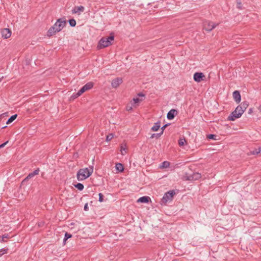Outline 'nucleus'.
<instances>
[{
	"label": "nucleus",
	"instance_id": "1",
	"mask_svg": "<svg viewBox=\"0 0 261 261\" xmlns=\"http://www.w3.org/2000/svg\"><path fill=\"white\" fill-rule=\"evenodd\" d=\"M66 21L63 18L58 19L55 24L50 28L47 32V35L51 36L57 32L61 31L65 26Z\"/></svg>",
	"mask_w": 261,
	"mask_h": 261
},
{
	"label": "nucleus",
	"instance_id": "2",
	"mask_svg": "<svg viewBox=\"0 0 261 261\" xmlns=\"http://www.w3.org/2000/svg\"><path fill=\"white\" fill-rule=\"evenodd\" d=\"M93 171V167H90L89 168H86L81 169L77 173V178L78 180H83L89 177Z\"/></svg>",
	"mask_w": 261,
	"mask_h": 261
},
{
	"label": "nucleus",
	"instance_id": "3",
	"mask_svg": "<svg viewBox=\"0 0 261 261\" xmlns=\"http://www.w3.org/2000/svg\"><path fill=\"white\" fill-rule=\"evenodd\" d=\"M114 39L113 36L102 38L99 40L97 47L100 49L106 47L111 44V42L114 40Z\"/></svg>",
	"mask_w": 261,
	"mask_h": 261
},
{
	"label": "nucleus",
	"instance_id": "4",
	"mask_svg": "<svg viewBox=\"0 0 261 261\" xmlns=\"http://www.w3.org/2000/svg\"><path fill=\"white\" fill-rule=\"evenodd\" d=\"M244 112L241 107H237L229 116L228 119L230 121H234L236 119L240 118Z\"/></svg>",
	"mask_w": 261,
	"mask_h": 261
},
{
	"label": "nucleus",
	"instance_id": "5",
	"mask_svg": "<svg viewBox=\"0 0 261 261\" xmlns=\"http://www.w3.org/2000/svg\"><path fill=\"white\" fill-rule=\"evenodd\" d=\"M175 194L174 190L169 191L166 192L162 199V203L165 204L169 201H171L173 199V196Z\"/></svg>",
	"mask_w": 261,
	"mask_h": 261
},
{
	"label": "nucleus",
	"instance_id": "6",
	"mask_svg": "<svg viewBox=\"0 0 261 261\" xmlns=\"http://www.w3.org/2000/svg\"><path fill=\"white\" fill-rule=\"evenodd\" d=\"M93 87V83L92 82H89L85 85L81 89L76 93L75 97L80 96L85 91L91 89Z\"/></svg>",
	"mask_w": 261,
	"mask_h": 261
},
{
	"label": "nucleus",
	"instance_id": "7",
	"mask_svg": "<svg viewBox=\"0 0 261 261\" xmlns=\"http://www.w3.org/2000/svg\"><path fill=\"white\" fill-rule=\"evenodd\" d=\"M217 24L212 22L205 21L203 23V28L207 31H211L216 27Z\"/></svg>",
	"mask_w": 261,
	"mask_h": 261
},
{
	"label": "nucleus",
	"instance_id": "8",
	"mask_svg": "<svg viewBox=\"0 0 261 261\" xmlns=\"http://www.w3.org/2000/svg\"><path fill=\"white\" fill-rule=\"evenodd\" d=\"M2 37L4 39H8L11 36V31L9 29L5 28L1 30Z\"/></svg>",
	"mask_w": 261,
	"mask_h": 261
},
{
	"label": "nucleus",
	"instance_id": "9",
	"mask_svg": "<svg viewBox=\"0 0 261 261\" xmlns=\"http://www.w3.org/2000/svg\"><path fill=\"white\" fill-rule=\"evenodd\" d=\"M204 76V75L202 72H196L194 74L193 79L195 82L199 83L203 80V78Z\"/></svg>",
	"mask_w": 261,
	"mask_h": 261
},
{
	"label": "nucleus",
	"instance_id": "10",
	"mask_svg": "<svg viewBox=\"0 0 261 261\" xmlns=\"http://www.w3.org/2000/svg\"><path fill=\"white\" fill-rule=\"evenodd\" d=\"M122 83V78L117 77L112 81L111 85L113 88H116L118 87Z\"/></svg>",
	"mask_w": 261,
	"mask_h": 261
},
{
	"label": "nucleus",
	"instance_id": "11",
	"mask_svg": "<svg viewBox=\"0 0 261 261\" xmlns=\"http://www.w3.org/2000/svg\"><path fill=\"white\" fill-rule=\"evenodd\" d=\"M85 10V8L82 6H77L75 7L72 10V13L73 14H80L82 12H83Z\"/></svg>",
	"mask_w": 261,
	"mask_h": 261
},
{
	"label": "nucleus",
	"instance_id": "12",
	"mask_svg": "<svg viewBox=\"0 0 261 261\" xmlns=\"http://www.w3.org/2000/svg\"><path fill=\"white\" fill-rule=\"evenodd\" d=\"M39 171H40L39 168H37L33 172L29 173L28 174V175L22 181V182L28 180V179H29L31 178H33L34 176L38 175L39 174Z\"/></svg>",
	"mask_w": 261,
	"mask_h": 261
},
{
	"label": "nucleus",
	"instance_id": "13",
	"mask_svg": "<svg viewBox=\"0 0 261 261\" xmlns=\"http://www.w3.org/2000/svg\"><path fill=\"white\" fill-rule=\"evenodd\" d=\"M201 177V174L199 173H194L193 174L188 176L187 179L189 180H198Z\"/></svg>",
	"mask_w": 261,
	"mask_h": 261
},
{
	"label": "nucleus",
	"instance_id": "14",
	"mask_svg": "<svg viewBox=\"0 0 261 261\" xmlns=\"http://www.w3.org/2000/svg\"><path fill=\"white\" fill-rule=\"evenodd\" d=\"M176 114H177V111L174 109H172L170 111H169V112L168 113L167 116V118L169 120H172L174 118L175 115H176Z\"/></svg>",
	"mask_w": 261,
	"mask_h": 261
},
{
	"label": "nucleus",
	"instance_id": "15",
	"mask_svg": "<svg viewBox=\"0 0 261 261\" xmlns=\"http://www.w3.org/2000/svg\"><path fill=\"white\" fill-rule=\"evenodd\" d=\"M233 97L234 100L239 103L241 101V95L238 91H235L233 92Z\"/></svg>",
	"mask_w": 261,
	"mask_h": 261
},
{
	"label": "nucleus",
	"instance_id": "16",
	"mask_svg": "<svg viewBox=\"0 0 261 261\" xmlns=\"http://www.w3.org/2000/svg\"><path fill=\"white\" fill-rule=\"evenodd\" d=\"M149 199H150V198L149 197L143 196V197L139 198L138 199L137 202H141V203H147L148 202Z\"/></svg>",
	"mask_w": 261,
	"mask_h": 261
},
{
	"label": "nucleus",
	"instance_id": "17",
	"mask_svg": "<svg viewBox=\"0 0 261 261\" xmlns=\"http://www.w3.org/2000/svg\"><path fill=\"white\" fill-rule=\"evenodd\" d=\"M115 167L116 170L120 172H122L124 170L123 166L121 163H117Z\"/></svg>",
	"mask_w": 261,
	"mask_h": 261
},
{
	"label": "nucleus",
	"instance_id": "18",
	"mask_svg": "<svg viewBox=\"0 0 261 261\" xmlns=\"http://www.w3.org/2000/svg\"><path fill=\"white\" fill-rule=\"evenodd\" d=\"M160 122H157L152 127L151 130L152 131L155 132V131L158 130V129L160 128Z\"/></svg>",
	"mask_w": 261,
	"mask_h": 261
},
{
	"label": "nucleus",
	"instance_id": "19",
	"mask_svg": "<svg viewBox=\"0 0 261 261\" xmlns=\"http://www.w3.org/2000/svg\"><path fill=\"white\" fill-rule=\"evenodd\" d=\"M142 99L139 98V97H135L133 99V103L132 105L135 107V105H138V103H139Z\"/></svg>",
	"mask_w": 261,
	"mask_h": 261
},
{
	"label": "nucleus",
	"instance_id": "20",
	"mask_svg": "<svg viewBox=\"0 0 261 261\" xmlns=\"http://www.w3.org/2000/svg\"><path fill=\"white\" fill-rule=\"evenodd\" d=\"M17 117V114H15L13 116H12L8 120V121H7L6 123L7 124H9L10 123H11V122H12Z\"/></svg>",
	"mask_w": 261,
	"mask_h": 261
},
{
	"label": "nucleus",
	"instance_id": "21",
	"mask_svg": "<svg viewBox=\"0 0 261 261\" xmlns=\"http://www.w3.org/2000/svg\"><path fill=\"white\" fill-rule=\"evenodd\" d=\"M248 106V105L247 102H243L240 105L238 106V107H241L242 110H243V112H244V111L247 109Z\"/></svg>",
	"mask_w": 261,
	"mask_h": 261
},
{
	"label": "nucleus",
	"instance_id": "22",
	"mask_svg": "<svg viewBox=\"0 0 261 261\" xmlns=\"http://www.w3.org/2000/svg\"><path fill=\"white\" fill-rule=\"evenodd\" d=\"M74 186L80 191L83 190L84 188V185L81 183H77V184L75 185Z\"/></svg>",
	"mask_w": 261,
	"mask_h": 261
},
{
	"label": "nucleus",
	"instance_id": "23",
	"mask_svg": "<svg viewBox=\"0 0 261 261\" xmlns=\"http://www.w3.org/2000/svg\"><path fill=\"white\" fill-rule=\"evenodd\" d=\"M259 153H261V147H259L258 149H256L251 152L252 154H257Z\"/></svg>",
	"mask_w": 261,
	"mask_h": 261
},
{
	"label": "nucleus",
	"instance_id": "24",
	"mask_svg": "<svg viewBox=\"0 0 261 261\" xmlns=\"http://www.w3.org/2000/svg\"><path fill=\"white\" fill-rule=\"evenodd\" d=\"M169 165H170L169 162H168L167 161H164V162L162 163L161 167L166 168L169 167Z\"/></svg>",
	"mask_w": 261,
	"mask_h": 261
},
{
	"label": "nucleus",
	"instance_id": "25",
	"mask_svg": "<svg viewBox=\"0 0 261 261\" xmlns=\"http://www.w3.org/2000/svg\"><path fill=\"white\" fill-rule=\"evenodd\" d=\"M72 235L68 232H66L64 238V242H66L68 239L71 238Z\"/></svg>",
	"mask_w": 261,
	"mask_h": 261
},
{
	"label": "nucleus",
	"instance_id": "26",
	"mask_svg": "<svg viewBox=\"0 0 261 261\" xmlns=\"http://www.w3.org/2000/svg\"><path fill=\"white\" fill-rule=\"evenodd\" d=\"M163 134V131H162L159 134H153L151 137L150 138H153L154 137L159 138Z\"/></svg>",
	"mask_w": 261,
	"mask_h": 261
},
{
	"label": "nucleus",
	"instance_id": "27",
	"mask_svg": "<svg viewBox=\"0 0 261 261\" xmlns=\"http://www.w3.org/2000/svg\"><path fill=\"white\" fill-rule=\"evenodd\" d=\"M186 142V140L185 139L180 138L178 140V144L180 146H182Z\"/></svg>",
	"mask_w": 261,
	"mask_h": 261
},
{
	"label": "nucleus",
	"instance_id": "28",
	"mask_svg": "<svg viewBox=\"0 0 261 261\" xmlns=\"http://www.w3.org/2000/svg\"><path fill=\"white\" fill-rule=\"evenodd\" d=\"M69 22L71 27H75L76 25V21L74 19H70Z\"/></svg>",
	"mask_w": 261,
	"mask_h": 261
},
{
	"label": "nucleus",
	"instance_id": "29",
	"mask_svg": "<svg viewBox=\"0 0 261 261\" xmlns=\"http://www.w3.org/2000/svg\"><path fill=\"white\" fill-rule=\"evenodd\" d=\"M8 249H5V248L2 249L0 250V256H2L4 254L7 253L8 252Z\"/></svg>",
	"mask_w": 261,
	"mask_h": 261
},
{
	"label": "nucleus",
	"instance_id": "30",
	"mask_svg": "<svg viewBox=\"0 0 261 261\" xmlns=\"http://www.w3.org/2000/svg\"><path fill=\"white\" fill-rule=\"evenodd\" d=\"M216 136L215 135L210 134L207 136V138H208L209 139L216 140Z\"/></svg>",
	"mask_w": 261,
	"mask_h": 261
},
{
	"label": "nucleus",
	"instance_id": "31",
	"mask_svg": "<svg viewBox=\"0 0 261 261\" xmlns=\"http://www.w3.org/2000/svg\"><path fill=\"white\" fill-rule=\"evenodd\" d=\"M113 138V134H109L107 136V138H106V140L107 141H110L111 140H112V139Z\"/></svg>",
	"mask_w": 261,
	"mask_h": 261
},
{
	"label": "nucleus",
	"instance_id": "32",
	"mask_svg": "<svg viewBox=\"0 0 261 261\" xmlns=\"http://www.w3.org/2000/svg\"><path fill=\"white\" fill-rule=\"evenodd\" d=\"M98 196H99V202H102L103 201V195H102V193H99L98 194Z\"/></svg>",
	"mask_w": 261,
	"mask_h": 261
},
{
	"label": "nucleus",
	"instance_id": "33",
	"mask_svg": "<svg viewBox=\"0 0 261 261\" xmlns=\"http://www.w3.org/2000/svg\"><path fill=\"white\" fill-rule=\"evenodd\" d=\"M9 238V236L8 234H5L4 235H3L2 236V242H5V239H8Z\"/></svg>",
	"mask_w": 261,
	"mask_h": 261
},
{
	"label": "nucleus",
	"instance_id": "34",
	"mask_svg": "<svg viewBox=\"0 0 261 261\" xmlns=\"http://www.w3.org/2000/svg\"><path fill=\"white\" fill-rule=\"evenodd\" d=\"M237 8L240 9H242V3L240 1H237Z\"/></svg>",
	"mask_w": 261,
	"mask_h": 261
},
{
	"label": "nucleus",
	"instance_id": "35",
	"mask_svg": "<svg viewBox=\"0 0 261 261\" xmlns=\"http://www.w3.org/2000/svg\"><path fill=\"white\" fill-rule=\"evenodd\" d=\"M121 152L122 155L125 154L126 153V148L122 146L121 148Z\"/></svg>",
	"mask_w": 261,
	"mask_h": 261
},
{
	"label": "nucleus",
	"instance_id": "36",
	"mask_svg": "<svg viewBox=\"0 0 261 261\" xmlns=\"http://www.w3.org/2000/svg\"><path fill=\"white\" fill-rule=\"evenodd\" d=\"M8 116V113H4L0 115V119H3Z\"/></svg>",
	"mask_w": 261,
	"mask_h": 261
},
{
	"label": "nucleus",
	"instance_id": "37",
	"mask_svg": "<svg viewBox=\"0 0 261 261\" xmlns=\"http://www.w3.org/2000/svg\"><path fill=\"white\" fill-rule=\"evenodd\" d=\"M84 209L86 211H87L88 210L89 208H88V204L87 203H86L85 204Z\"/></svg>",
	"mask_w": 261,
	"mask_h": 261
},
{
	"label": "nucleus",
	"instance_id": "38",
	"mask_svg": "<svg viewBox=\"0 0 261 261\" xmlns=\"http://www.w3.org/2000/svg\"><path fill=\"white\" fill-rule=\"evenodd\" d=\"M8 141H6L2 144L0 145V148L4 147L7 143Z\"/></svg>",
	"mask_w": 261,
	"mask_h": 261
},
{
	"label": "nucleus",
	"instance_id": "39",
	"mask_svg": "<svg viewBox=\"0 0 261 261\" xmlns=\"http://www.w3.org/2000/svg\"><path fill=\"white\" fill-rule=\"evenodd\" d=\"M168 125V124H166L165 125H164L163 127H161V129H162V131H163V132H164V130L166 128V127Z\"/></svg>",
	"mask_w": 261,
	"mask_h": 261
},
{
	"label": "nucleus",
	"instance_id": "40",
	"mask_svg": "<svg viewBox=\"0 0 261 261\" xmlns=\"http://www.w3.org/2000/svg\"><path fill=\"white\" fill-rule=\"evenodd\" d=\"M132 107H129L128 106H127L126 107V109L127 111H129V110H132Z\"/></svg>",
	"mask_w": 261,
	"mask_h": 261
},
{
	"label": "nucleus",
	"instance_id": "41",
	"mask_svg": "<svg viewBox=\"0 0 261 261\" xmlns=\"http://www.w3.org/2000/svg\"><path fill=\"white\" fill-rule=\"evenodd\" d=\"M138 96L143 97L144 95L142 93L138 94Z\"/></svg>",
	"mask_w": 261,
	"mask_h": 261
},
{
	"label": "nucleus",
	"instance_id": "42",
	"mask_svg": "<svg viewBox=\"0 0 261 261\" xmlns=\"http://www.w3.org/2000/svg\"><path fill=\"white\" fill-rule=\"evenodd\" d=\"M258 109L261 112V105L259 107Z\"/></svg>",
	"mask_w": 261,
	"mask_h": 261
},
{
	"label": "nucleus",
	"instance_id": "43",
	"mask_svg": "<svg viewBox=\"0 0 261 261\" xmlns=\"http://www.w3.org/2000/svg\"><path fill=\"white\" fill-rule=\"evenodd\" d=\"M7 127V126H5L3 127V128H5V127Z\"/></svg>",
	"mask_w": 261,
	"mask_h": 261
}]
</instances>
